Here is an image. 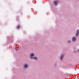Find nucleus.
Wrapping results in <instances>:
<instances>
[{
  "label": "nucleus",
  "mask_w": 79,
  "mask_h": 79,
  "mask_svg": "<svg viewBox=\"0 0 79 79\" xmlns=\"http://www.w3.org/2000/svg\"><path fill=\"white\" fill-rule=\"evenodd\" d=\"M79 31V30H77V33L76 34V36H78V35H79V31Z\"/></svg>",
  "instance_id": "f257e3e1"
},
{
  "label": "nucleus",
  "mask_w": 79,
  "mask_h": 79,
  "mask_svg": "<svg viewBox=\"0 0 79 79\" xmlns=\"http://www.w3.org/2000/svg\"><path fill=\"white\" fill-rule=\"evenodd\" d=\"M24 68L25 69L27 68V64H25L24 65Z\"/></svg>",
  "instance_id": "f03ea898"
},
{
  "label": "nucleus",
  "mask_w": 79,
  "mask_h": 79,
  "mask_svg": "<svg viewBox=\"0 0 79 79\" xmlns=\"http://www.w3.org/2000/svg\"><path fill=\"white\" fill-rule=\"evenodd\" d=\"M54 5H57V3H58V1H54Z\"/></svg>",
  "instance_id": "7ed1b4c3"
},
{
  "label": "nucleus",
  "mask_w": 79,
  "mask_h": 79,
  "mask_svg": "<svg viewBox=\"0 0 79 79\" xmlns=\"http://www.w3.org/2000/svg\"><path fill=\"white\" fill-rule=\"evenodd\" d=\"M64 56V54H63L61 55L60 57V59L62 60V58H63V56Z\"/></svg>",
  "instance_id": "20e7f679"
},
{
  "label": "nucleus",
  "mask_w": 79,
  "mask_h": 79,
  "mask_svg": "<svg viewBox=\"0 0 79 79\" xmlns=\"http://www.w3.org/2000/svg\"><path fill=\"white\" fill-rule=\"evenodd\" d=\"M76 40V39L75 37H74L72 38V40H73V41H75Z\"/></svg>",
  "instance_id": "39448f33"
},
{
  "label": "nucleus",
  "mask_w": 79,
  "mask_h": 79,
  "mask_svg": "<svg viewBox=\"0 0 79 79\" xmlns=\"http://www.w3.org/2000/svg\"><path fill=\"white\" fill-rule=\"evenodd\" d=\"M30 56H31V58H32V56H34V54L33 53L31 54Z\"/></svg>",
  "instance_id": "423d86ee"
},
{
  "label": "nucleus",
  "mask_w": 79,
  "mask_h": 79,
  "mask_svg": "<svg viewBox=\"0 0 79 79\" xmlns=\"http://www.w3.org/2000/svg\"><path fill=\"white\" fill-rule=\"evenodd\" d=\"M19 27H20V26H19V25H18L17 27V29H19Z\"/></svg>",
  "instance_id": "0eeeda50"
},
{
  "label": "nucleus",
  "mask_w": 79,
  "mask_h": 79,
  "mask_svg": "<svg viewBox=\"0 0 79 79\" xmlns=\"http://www.w3.org/2000/svg\"><path fill=\"white\" fill-rule=\"evenodd\" d=\"M33 59H34V60H37V57H34L33 58Z\"/></svg>",
  "instance_id": "6e6552de"
},
{
  "label": "nucleus",
  "mask_w": 79,
  "mask_h": 79,
  "mask_svg": "<svg viewBox=\"0 0 79 79\" xmlns=\"http://www.w3.org/2000/svg\"><path fill=\"white\" fill-rule=\"evenodd\" d=\"M68 42H69V43H70V42H71V41H68Z\"/></svg>",
  "instance_id": "1a4fd4ad"
}]
</instances>
